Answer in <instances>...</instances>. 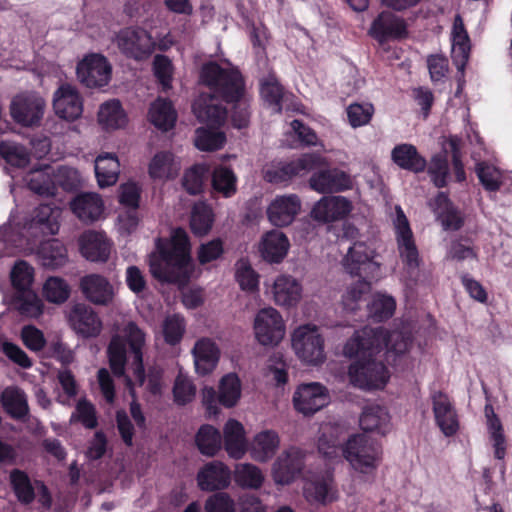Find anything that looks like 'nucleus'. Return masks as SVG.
Returning <instances> with one entry per match:
<instances>
[{"label": "nucleus", "instance_id": "nucleus-1", "mask_svg": "<svg viewBox=\"0 0 512 512\" xmlns=\"http://www.w3.org/2000/svg\"><path fill=\"white\" fill-rule=\"evenodd\" d=\"M383 332H375L369 327L356 331L346 342L343 353L348 357H357L349 368L350 382L364 390L383 389L390 379L386 366L373 356L381 351Z\"/></svg>", "mask_w": 512, "mask_h": 512}, {"label": "nucleus", "instance_id": "nucleus-2", "mask_svg": "<svg viewBox=\"0 0 512 512\" xmlns=\"http://www.w3.org/2000/svg\"><path fill=\"white\" fill-rule=\"evenodd\" d=\"M157 251L149 255L151 275L161 282L185 284L193 271L189 238L185 230L174 229L169 240L158 239Z\"/></svg>", "mask_w": 512, "mask_h": 512}, {"label": "nucleus", "instance_id": "nucleus-3", "mask_svg": "<svg viewBox=\"0 0 512 512\" xmlns=\"http://www.w3.org/2000/svg\"><path fill=\"white\" fill-rule=\"evenodd\" d=\"M201 82L211 86L223 100L232 104V123L236 128L246 127L249 123V99L246 95L241 74L236 69H223L215 63L203 66Z\"/></svg>", "mask_w": 512, "mask_h": 512}, {"label": "nucleus", "instance_id": "nucleus-4", "mask_svg": "<svg viewBox=\"0 0 512 512\" xmlns=\"http://www.w3.org/2000/svg\"><path fill=\"white\" fill-rule=\"evenodd\" d=\"M129 345L133 354L131 369L134 377L142 386L144 383L143 348L146 344V333L134 322H128L121 329L120 334L112 337L108 355L110 367L116 376H124L126 364V345Z\"/></svg>", "mask_w": 512, "mask_h": 512}, {"label": "nucleus", "instance_id": "nucleus-5", "mask_svg": "<svg viewBox=\"0 0 512 512\" xmlns=\"http://www.w3.org/2000/svg\"><path fill=\"white\" fill-rule=\"evenodd\" d=\"M343 457L361 480L372 478L382 459L380 446L365 434L350 435L342 445Z\"/></svg>", "mask_w": 512, "mask_h": 512}, {"label": "nucleus", "instance_id": "nucleus-6", "mask_svg": "<svg viewBox=\"0 0 512 512\" xmlns=\"http://www.w3.org/2000/svg\"><path fill=\"white\" fill-rule=\"evenodd\" d=\"M291 348L297 359L306 366H320L326 361L325 339L321 329L306 323L291 333Z\"/></svg>", "mask_w": 512, "mask_h": 512}, {"label": "nucleus", "instance_id": "nucleus-7", "mask_svg": "<svg viewBox=\"0 0 512 512\" xmlns=\"http://www.w3.org/2000/svg\"><path fill=\"white\" fill-rule=\"evenodd\" d=\"M394 228L398 251L404 265V281L408 284L416 278L419 268V254L409 221L400 206L394 207L390 216Z\"/></svg>", "mask_w": 512, "mask_h": 512}, {"label": "nucleus", "instance_id": "nucleus-8", "mask_svg": "<svg viewBox=\"0 0 512 512\" xmlns=\"http://www.w3.org/2000/svg\"><path fill=\"white\" fill-rule=\"evenodd\" d=\"M342 265L350 275L378 279L382 263L374 242L356 241L349 247Z\"/></svg>", "mask_w": 512, "mask_h": 512}, {"label": "nucleus", "instance_id": "nucleus-9", "mask_svg": "<svg viewBox=\"0 0 512 512\" xmlns=\"http://www.w3.org/2000/svg\"><path fill=\"white\" fill-rule=\"evenodd\" d=\"M253 334L261 346H278L286 336V322L282 314L271 306L258 310L253 319Z\"/></svg>", "mask_w": 512, "mask_h": 512}, {"label": "nucleus", "instance_id": "nucleus-10", "mask_svg": "<svg viewBox=\"0 0 512 512\" xmlns=\"http://www.w3.org/2000/svg\"><path fill=\"white\" fill-rule=\"evenodd\" d=\"M324 164V158L320 155L307 153L290 162H271L264 167L263 173L266 181L274 184H283L288 183L294 177L303 176L312 169Z\"/></svg>", "mask_w": 512, "mask_h": 512}, {"label": "nucleus", "instance_id": "nucleus-11", "mask_svg": "<svg viewBox=\"0 0 512 512\" xmlns=\"http://www.w3.org/2000/svg\"><path fill=\"white\" fill-rule=\"evenodd\" d=\"M113 43L122 54L137 61L148 59L156 48V42L147 30L133 26L120 29Z\"/></svg>", "mask_w": 512, "mask_h": 512}, {"label": "nucleus", "instance_id": "nucleus-12", "mask_svg": "<svg viewBox=\"0 0 512 512\" xmlns=\"http://www.w3.org/2000/svg\"><path fill=\"white\" fill-rule=\"evenodd\" d=\"M76 76L87 88H102L111 81L112 65L104 55L90 53L77 63Z\"/></svg>", "mask_w": 512, "mask_h": 512}, {"label": "nucleus", "instance_id": "nucleus-13", "mask_svg": "<svg viewBox=\"0 0 512 512\" xmlns=\"http://www.w3.org/2000/svg\"><path fill=\"white\" fill-rule=\"evenodd\" d=\"M266 294L275 305L291 309L296 307L303 297V286L300 280L289 274H279L265 282Z\"/></svg>", "mask_w": 512, "mask_h": 512}, {"label": "nucleus", "instance_id": "nucleus-14", "mask_svg": "<svg viewBox=\"0 0 512 512\" xmlns=\"http://www.w3.org/2000/svg\"><path fill=\"white\" fill-rule=\"evenodd\" d=\"M46 109L45 99L35 92L16 95L10 105L12 118L22 126H38Z\"/></svg>", "mask_w": 512, "mask_h": 512}, {"label": "nucleus", "instance_id": "nucleus-15", "mask_svg": "<svg viewBox=\"0 0 512 512\" xmlns=\"http://www.w3.org/2000/svg\"><path fill=\"white\" fill-rule=\"evenodd\" d=\"M302 209V201L296 194L277 195L268 203L265 214L275 228L290 226Z\"/></svg>", "mask_w": 512, "mask_h": 512}, {"label": "nucleus", "instance_id": "nucleus-16", "mask_svg": "<svg viewBox=\"0 0 512 512\" xmlns=\"http://www.w3.org/2000/svg\"><path fill=\"white\" fill-rule=\"evenodd\" d=\"M52 108L55 115L65 121L79 119L83 113V98L76 86L63 83L54 91Z\"/></svg>", "mask_w": 512, "mask_h": 512}, {"label": "nucleus", "instance_id": "nucleus-17", "mask_svg": "<svg viewBox=\"0 0 512 512\" xmlns=\"http://www.w3.org/2000/svg\"><path fill=\"white\" fill-rule=\"evenodd\" d=\"M255 247L260 259L273 265L284 261L291 248V243L283 231L270 229L260 236Z\"/></svg>", "mask_w": 512, "mask_h": 512}, {"label": "nucleus", "instance_id": "nucleus-18", "mask_svg": "<svg viewBox=\"0 0 512 512\" xmlns=\"http://www.w3.org/2000/svg\"><path fill=\"white\" fill-rule=\"evenodd\" d=\"M329 402L327 389L318 382L299 385L293 395L294 408L303 415H312Z\"/></svg>", "mask_w": 512, "mask_h": 512}, {"label": "nucleus", "instance_id": "nucleus-19", "mask_svg": "<svg viewBox=\"0 0 512 512\" xmlns=\"http://www.w3.org/2000/svg\"><path fill=\"white\" fill-rule=\"evenodd\" d=\"M353 210V204L343 196H324L319 199L310 211V217L323 224L345 219Z\"/></svg>", "mask_w": 512, "mask_h": 512}, {"label": "nucleus", "instance_id": "nucleus-20", "mask_svg": "<svg viewBox=\"0 0 512 512\" xmlns=\"http://www.w3.org/2000/svg\"><path fill=\"white\" fill-rule=\"evenodd\" d=\"M67 320L72 330L84 338L97 337L102 331L100 317L84 303L74 304L67 313Z\"/></svg>", "mask_w": 512, "mask_h": 512}, {"label": "nucleus", "instance_id": "nucleus-21", "mask_svg": "<svg viewBox=\"0 0 512 512\" xmlns=\"http://www.w3.org/2000/svg\"><path fill=\"white\" fill-rule=\"evenodd\" d=\"M213 94L202 93L193 104V112L197 119L209 128H219L226 120V109L220 105L219 93L208 86Z\"/></svg>", "mask_w": 512, "mask_h": 512}, {"label": "nucleus", "instance_id": "nucleus-22", "mask_svg": "<svg viewBox=\"0 0 512 512\" xmlns=\"http://www.w3.org/2000/svg\"><path fill=\"white\" fill-rule=\"evenodd\" d=\"M304 465V454L297 448L281 453L272 466V478L277 485H289L300 474Z\"/></svg>", "mask_w": 512, "mask_h": 512}, {"label": "nucleus", "instance_id": "nucleus-23", "mask_svg": "<svg viewBox=\"0 0 512 512\" xmlns=\"http://www.w3.org/2000/svg\"><path fill=\"white\" fill-rule=\"evenodd\" d=\"M431 401L436 425L446 437L455 435L459 430L460 423L448 395L441 391H435L431 395Z\"/></svg>", "mask_w": 512, "mask_h": 512}, {"label": "nucleus", "instance_id": "nucleus-24", "mask_svg": "<svg viewBox=\"0 0 512 512\" xmlns=\"http://www.w3.org/2000/svg\"><path fill=\"white\" fill-rule=\"evenodd\" d=\"M345 434L346 429L339 424L321 425L317 439L319 453L328 461H338L341 458Z\"/></svg>", "mask_w": 512, "mask_h": 512}, {"label": "nucleus", "instance_id": "nucleus-25", "mask_svg": "<svg viewBox=\"0 0 512 512\" xmlns=\"http://www.w3.org/2000/svg\"><path fill=\"white\" fill-rule=\"evenodd\" d=\"M61 210L50 205H40L33 214L29 223L25 224L23 230L30 236L54 235L60 227Z\"/></svg>", "mask_w": 512, "mask_h": 512}, {"label": "nucleus", "instance_id": "nucleus-26", "mask_svg": "<svg viewBox=\"0 0 512 512\" xmlns=\"http://www.w3.org/2000/svg\"><path fill=\"white\" fill-rule=\"evenodd\" d=\"M369 34L379 42L406 37L407 27L403 19L392 12L384 11L372 22Z\"/></svg>", "mask_w": 512, "mask_h": 512}, {"label": "nucleus", "instance_id": "nucleus-27", "mask_svg": "<svg viewBox=\"0 0 512 512\" xmlns=\"http://www.w3.org/2000/svg\"><path fill=\"white\" fill-rule=\"evenodd\" d=\"M196 373L202 376L211 374L220 359V349L210 338L198 339L191 350Z\"/></svg>", "mask_w": 512, "mask_h": 512}, {"label": "nucleus", "instance_id": "nucleus-28", "mask_svg": "<svg viewBox=\"0 0 512 512\" xmlns=\"http://www.w3.org/2000/svg\"><path fill=\"white\" fill-rule=\"evenodd\" d=\"M231 471L220 461H212L197 473V484L202 491L225 489L230 485Z\"/></svg>", "mask_w": 512, "mask_h": 512}, {"label": "nucleus", "instance_id": "nucleus-29", "mask_svg": "<svg viewBox=\"0 0 512 512\" xmlns=\"http://www.w3.org/2000/svg\"><path fill=\"white\" fill-rule=\"evenodd\" d=\"M129 118L118 99H109L99 105L97 123L106 132L125 129Z\"/></svg>", "mask_w": 512, "mask_h": 512}, {"label": "nucleus", "instance_id": "nucleus-30", "mask_svg": "<svg viewBox=\"0 0 512 512\" xmlns=\"http://www.w3.org/2000/svg\"><path fill=\"white\" fill-rule=\"evenodd\" d=\"M80 289L85 298L96 305H109L114 298V289L109 281L98 274L81 278Z\"/></svg>", "mask_w": 512, "mask_h": 512}, {"label": "nucleus", "instance_id": "nucleus-31", "mask_svg": "<svg viewBox=\"0 0 512 512\" xmlns=\"http://www.w3.org/2000/svg\"><path fill=\"white\" fill-rule=\"evenodd\" d=\"M75 216L82 222L92 223L100 219L104 212V202L95 192L77 195L70 203Z\"/></svg>", "mask_w": 512, "mask_h": 512}, {"label": "nucleus", "instance_id": "nucleus-32", "mask_svg": "<svg viewBox=\"0 0 512 512\" xmlns=\"http://www.w3.org/2000/svg\"><path fill=\"white\" fill-rule=\"evenodd\" d=\"M309 184L318 193H330L351 188L352 180L345 172L333 169L315 173L310 178Z\"/></svg>", "mask_w": 512, "mask_h": 512}, {"label": "nucleus", "instance_id": "nucleus-33", "mask_svg": "<svg viewBox=\"0 0 512 512\" xmlns=\"http://www.w3.org/2000/svg\"><path fill=\"white\" fill-rule=\"evenodd\" d=\"M224 448L229 457L239 460L248 450L244 426L235 419H229L223 427Z\"/></svg>", "mask_w": 512, "mask_h": 512}, {"label": "nucleus", "instance_id": "nucleus-34", "mask_svg": "<svg viewBox=\"0 0 512 512\" xmlns=\"http://www.w3.org/2000/svg\"><path fill=\"white\" fill-rule=\"evenodd\" d=\"M280 446V437L274 430L266 429L256 433L249 445L252 459L257 462L269 461Z\"/></svg>", "mask_w": 512, "mask_h": 512}, {"label": "nucleus", "instance_id": "nucleus-35", "mask_svg": "<svg viewBox=\"0 0 512 512\" xmlns=\"http://www.w3.org/2000/svg\"><path fill=\"white\" fill-rule=\"evenodd\" d=\"M452 59L457 69L463 72L470 53V39L464 27L463 20L460 15L454 18L452 31Z\"/></svg>", "mask_w": 512, "mask_h": 512}, {"label": "nucleus", "instance_id": "nucleus-36", "mask_svg": "<svg viewBox=\"0 0 512 512\" xmlns=\"http://www.w3.org/2000/svg\"><path fill=\"white\" fill-rule=\"evenodd\" d=\"M80 252L89 261L104 262L109 258L111 244L100 233L88 231L79 239Z\"/></svg>", "mask_w": 512, "mask_h": 512}, {"label": "nucleus", "instance_id": "nucleus-37", "mask_svg": "<svg viewBox=\"0 0 512 512\" xmlns=\"http://www.w3.org/2000/svg\"><path fill=\"white\" fill-rule=\"evenodd\" d=\"M303 494L305 499L311 504L326 505L338 498L337 490L331 477L306 481Z\"/></svg>", "mask_w": 512, "mask_h": 512}, {"label": "nucleus", "instance_id": "nucleus-38", "mask_svg": "<svg viewBox=\"0 0 512 512\" xmlns=\"http://www.w3.org/2000/svg\"><path fill=\"white\" fill-rule=\"evenodd\" d=\"M120 174V163L113 153H102L95 159V175L100 188L116 184Z\"/></svg>", "mask_w": 512, "mask_h": 512}, {"label": "nucleus", "instance_id": "nucleus-39", "mask_svg": "<svg viewBox=\"0 0 512 512\" xmlns=\"http://www.w3.org/2000/svg\"><path fill=\"white\" fill-rule=\"evenodd\" d=\"M181 169L180 161L170 152H159L149 162L151 178L166 181L175 178Z\"/></svg>", "mask_w": 512, "mask_h": 512}, {"label": "nucleus", "instance_id": "nucleus-40", "mask_svg": "<svg viewBox=\"0 0 512 512\" xmlns=\"http://www.w3.org/2000/svg\"><path fill=\"white\" fill-rule=\"evenodd\" d=\"M392 161L402 169L421 172L426 167L425 159L415 146L407 143L396 145L391 151Z\"/></svg>", "mask_w": 512, "mask_h": 512}, {"label": "nucleus", "instance_id": "nucleus-41", "mask_svg": "<svg viewBox=\"0 0 512 512\" xmlns=\"http://www.w3.org/2000/svg\"><path fill=\"white\" fill-rule=\"evenodd\" d=\"M242 396V382L235 372L223 375L218 383V401L225 408L235 407Z\"/></svg>", "mask_w": 512, "mask_h": 512}, {"label": "nucleus", "instance_id": "nucleus-42", "mask_svg": "<svg viewBox=\"0 0 512 512\" xmlns=\"http://www.w3.org/2000/svg\"><path fill=\"white\" fill-rule=\"evenodd\" d=\"M375 332H383L385 334V340H382L381 349L383 347L386 348V357L387 360L391 363L395 364L398 357L404 355L409 351L412 340L411 337L407 334H404L400 331H393L388 333L382 328H371Z\"/></svg>", "mask_w": 512, "mask_h": 512}, {"label": "nucleus", "instance_id": "nucleus-43", "mask_svg": "<svg viewBox=\"0 0 512 512\" xmlns=\"http://www.w3.org/2000/svg\"><path fill=\"white\" fill-rule=\"evenodd\" d=\"M360 426L365 431L386 434L390 429V415L382 406H368L361 414Z\"/></svg>", "mask_w": 512, "mask_h": 512}, {"label": "nucleus", "instance_id": "nucleus-44", "mask_svg": "<svg viewBox=\"0 0 512 512\" xmlns=\"http://www.w3.org/2000/svg\"><path fill=\"white\" fill-rule=\"evenodd\" d=\"M52 175L53 167L41 166L29 171L25 176V182L33 192L42 196H52L55 194Z\"/></svg>", "mask_w": 512, "mask_h": 512}, {"label": "nucleus", "instance_id": "nucleus-45", "mask_svg": "<svg viewBox=\"0 0 512 512\" xmlns=\"http://www.w3.org/2000/svg\"><path fill=\"white\" fill-rule=\"evenodd\" d=\"M434 213L445 229H459L463 219L444 193H439L431 203Z\"/></svg>", "mask_w": 512, "mask_h": 512}, {"label": "nucleus", "instance_id": "nucleus-46", "mask_svg": "<svg viewBox=\"0 0 512 512\" xmlns=\"http://www.w3.org/2000/svg\"><path fill=\"white\" fill-rule=\"evenodd\" d=\"M148 117L157 128L167 131L174 126L177 114L170 101L159 98L151 104Z\"/></svg>", "mask_w": 512, "mask_h": 512}, {"label": "nucleus", "instance_id": "nucleus-47", "mask_svg": "<svg viewBox=\"0 0 512 512\" xmlns=\"http://www.w3.org/2000/svg\"><path fill=\"white\" fill-rule=\"evenodd\" d=\"M473 158L476 161V174L484 188L488 191L499 190L504 179L502 171L488 160H482L476 153Z\"/></svg>", "mask_w": 512, "mask_h": 512}, {"label": "nucleus", "instance_id": "nucleus-48", "mask_svg": "<svg viewBox=\"0 0 512 512\" xmlns=\"http://www.w3.org/2000/svg\"><path fill=\"white\" fill-rule=\"evenodd\" d=\"M38 258L44 267L56 269L67 262V251L62 243L53 239L41 244Z\"/></svg>", "mask_w": 512, "mask_h": 512}, {"label": "nucleus", "instance_id": "nucleus-49", "mask_svg": "<svg viewBox=\"0 0 512 512\" xmlns=\"http://www.w3.org/2000/svg\"><path fill=\"white\" fill-rule=\"evenodd\" d=\"M1 402L6 412L13 418L22 419L28 413L27 398L17 387H7L2 392Z\"/></svg>", "mask_w": 512, "mask_h": 512}, {"label": "nucleus", "instance_id": "nucleus-50", "mask_svg": "<svg viewBox=\"0 0 512 512\" xmlns=\"http://www.w3.org/2000/svg\"><path fill=\"white\" fill-rule=\"evenodd\" d=\"M237 176L226 166H217L212 172V188L225 198L234 196L237 192Z\"/></svg>", "mask_w": 512, "mask_h": 512}, {"label": "nucleus", "instance_id": "nucleus-51", "mask_svg": "<svg viewBox=\"0 0 512 512\" xmlns=\"http://www.w3.org/2000/svg\"><path fill=\"white\" fill-rule=\"evenodd\" d=\"M234 480L242 488L259 489L265 476L262 470L251 463H239L234 468Z\"/></svg>", "mask_w": 512, "mask_h": 512}, {"label": "nucleus", "instance_id": "nucleus-52", "mask_svg": "<svg viewBox=\"0 0 512 512\" xmlns=\"http://www.w3.org/2000/svg\"><path fill=\"white\" fill-rule=\"evenodd\" d=\"M196 445L206 456H215L221 449V434L211 425H203L196 434Z\"/></svg>", "mask_w": 512, "mask_h": 512}, {"label": "nucleus", "instance_id": "nucleus-53", "mask_svg": "<svg viewBox=\"0 0 512 512\" xmlns=\"http://www.w3.org/2000/svg\"><path fill=\"white\" fill-rule=\"evenodd\" d=\"M396 309L395 299L386 293L373 294L368 304L369 316L375 321H383L393 316Z\"/></svg>", "mask_w": 512, "mask_h": 512}, {"label": "nucleus", "instance_id": "nucleus-54", "mask_svg": "<svg viewBox=\"0 0 512 512\" xmlns=\"http://www.w3.org/2000/svg\"><path fill=\"white\" fill-rule=\"evenodd\" d=\"M185 331L186 321L180 314L167 315L161 325L164 341L171 346L181 342Z\"/></svg>", "mask_w": 512, "mask_h": 512}, {"label": "nucleus", "instance_id": "nucleus-55", "mask_svg": "<svg viewBox=\"0 0 512 512\" xmlns=\"http://www.w3.org/2000/svg\"><path fill=\"white\" fill-rule=\"evenodd\" d=\"M15 307L22 315L37 318L42 315L44 304L34 291L26 290L17 293Z\"/></svg>", "mask_w": 512, "mask_h": 512}, {"label": "nucleus", "instance_id": "nucleus-56", "mask_svg": "<svg viewBox=\"0 0 512 512\" xmlns=\"http://www.w3.org/2000/svg\"><path fill=\"white\" fill-rule=\"evenodd\" d=\"M42 294L48 302L62 304L70 296V286L63 278L52 276L44 282Z\"/></svg>", "mask_w": 512, "mask_h": 512}, {"label": "nucleus", "instance_id": "nucleus-57", "mask_svg": "<svg viewBox=\"0 0 512 512\" xmlns=\"http://www.w3.org/2000/svg\"><path fill=\"white\" fill-rule=\"evenodd\" d=\"M213 224L212 209L205 203L199 202L194 205L191 213L190 226L194 234L206 235Z\"/></svg>", "mask_w": 512, "mask_h": 512}, {"label": "nucleus", "instance_id": "nucleus-58", "mask_svg": "<svg viewBox=\"0 0 512 512\" xmlns=\"http://www.w3.org/2000/svg\"><path fill=\"white\" fill-rule=\"evenodd\" d=\"M235 278L244 291L254 292L259 287V275L247 259H240L236 262Z\"/></svg>", "mask_w": 512, "mask_h": 512}, {"label": "nucleus", "instance_id": "nucleus-59", "mask_svg": "<svg viewBox=\"0 0 512 512\" xmlns=\"http://www.w3.org/2000/svg\"><path fill=\"white\" fill-rule=\"evenodd\" d=\"M218 128L201 127L196 130L195 145L203 151H213L223 147L225 143L224 133Z\"/></svg>", "mask_w": 512, "mask_h": 512}, {"label": "nucleus", "instance_id": "nucleus-60", "mask_svg": "<svg viewBox=\"0 0 512 512\" xmlns=\"http://www.w3.org/2000/svg\"><path fill=\"white\" fill-rule=\"evenodd\" d=\"M0 155L5 161L15 167H25L30 160L27 149L13 141L0 142Z\"/></svg>", "mask_w": 512, "mask_h": 512}, {"label": "nucleus", "instance_id": "nucleus-61", "mask_svg": "<svg viewBox=\"0 0 512 512\" xmlns=\"http://www.w3.org/2000/svg\"><path fill=\"white\" fill-rule=\"evenodd\" d=\"M363 278L349 286L342 296V306L349 312L356 311L362 302L364 295L370 291V283Z\"/></svg>", "mask_w": 512, "mask_h": 512}, {"label": "nucleus", "instance_id": "nucleus-62", "mask_svg": "<svg viewBox=\"0 0 512 512\" xmlns=\"http://www.w3.org/2000/svg\"><path fill=\"white\" fill-rule=\"evenodd\" d=\"M195 395L196 386L192 379L183 373H179L173 385L174 402L177 405L183 406L190 403L195 398Z\"/></svg>", "mask_w": 512, "mask_h": 512}, {"label": "nucleus", "instance_id": "nucleus-63", "mask_svg": "<svg viewBox=\"0 0 512 512\" xmlns=\"http://www.w3.org/2000/svg\"><path fill=\"white\" fill-rule=\"evenodd\" d=\"M52 179L55 182V191L57 186L63 190L70 191L81 185L82 178L78 170L68 166H59L53 168Z\"/></svg>", "mask_w": 512, "mask_h": 512}, {"label": "nucleus", "instance_id": "nucleus-64", "mask_svg": "<svg viewBox=\"0 0 512 512\" xmlns=\"http://www.w3.org/2000/svg\"><path fill=\"white\" fill-rule=\"evenodd\" d=\"M11 281L18 292L31 290L34 280V269L25 261H18L11 270Z\"/></svg>", "mask_w": 512, "mask_h": 512}]
</instances>
